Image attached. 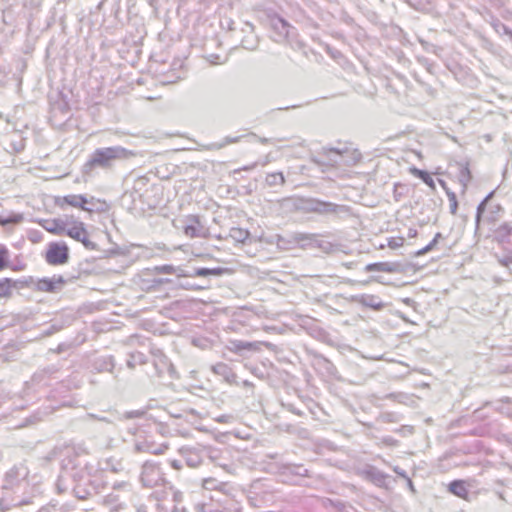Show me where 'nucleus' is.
Returning a JSON list of instances; mask_svg holds the SVG:
<instances>
[{
    "label": "nucleus",
    "mask_w": 512,
    "mask_h": 512,
    "mask_svg": "<svg viewBox=\"0 0 512 512\" xmlns=\"http://www.w3.org/2000/svg\"><path fill=\"white\" fill-rule=\"evenodd\" d=\"M223 270L221 268H198L194 271L191 276L194 277H205V276H219L221 275Z\"/></svg>",
    "instance_id": "nucleus-13"
},
{
    "label": "nucleus",
    "mask_w": 512,
    "mask_h": 512,
    "mask_svg": "<svg viewBox=\"0 0 512 512\" xmlns=\"http://www.w3.org/2000/svg\"><path fill=\"white\" fill-rule=\"evenodd\" d=\"M22 220V216L19 214H12L7 218L0 217V225L5 226L7 224H17Z\"/></svg>",
    "instance_id": "nucleus-16"
},
{
    "label": "nucleus",
    "mask_w": 512,
    "mask_h": 512,
    "mask_svg": "<svg viewBox=\"0 0 512 512\" xmlns=\"http://www.w3.org/2000/svg\"><path fill=\"white\" fill-rule=\"evenodd\" d=\"M366 272H384L393 273L396 271V266L389 262L371 263L365 266Z\"/></svg>",
    "instance_id": "nucleus-9"
},
{
    "label": "nucleus",
    "mask_w": 512,
    "mask_h": 512,
    "mask_svg": "<svg viewBox=\"0 0 512 512\" xmlns=\"http://www.w3.org/2000/svg\"><path fill=\"white\" fill-rule=\"evenodd\" d=\"M441 238H442L441 233H437V234L434 236V238H433V240H432V241H433L435 244H437V243H438V241H439Z\"/></svg>",
    "instance_id": "nucleus-21"
},
{
    "label": "nucleus",
    "mask_w": 512,
    "mask_h": 512,
    "mask_svg": "<svg viewBox=\"0 0 512 512\" xmlns=\"http://www.w3.org/2000/svg\"><path fill=\"white\" fill-rule=\"evenodd\" d=\"M404 237H391L387 241V246L391 249H398L404 245Z\"/></svg>",
    "instance_id": "nucleus-17"
},
{
    "label": "nucleus",
    "mask_w": 512,
    "mask_h": 512,
    "mask_svg": "<svg viewBox=\"0 0 512 512\" xmlns=\"http://www.w3.org/2000/svg\"><path fill=\"white\" fill-rule=\"evenodd\" d=\"M6 269L19 271L21 268L13 267L10 263V251L5 244L0 243V272Z\"/></svg>",
    "instance_id": "nucleus-8"
},
{
    "label": "nucleus",
    "mask_w": 512,
    "mask_h": 512,
    "mask_svg": "<svg viewBox=\"0 0 512 512\" xmlns=\"http://www.w3.org/2000/svg\"><path fill=\"white\" fill-rule=\"evenodd\" d=\"M271 176H272V177H274V178H279L280 183H282V184L285 182V178H284V176H283V174H282V173H279V174H273V175H271Z\"/></svg>",
    "instance_id": "nucleus-20"
},
{
    "label": "nucleus",
    "mask_w": 512,
    "mask_h": 512,
    "mask_svg": "<svg viewBox=\"0 0 512 512\" xmlns=\"http://www.w3.org/2000/svg\"><path fill=\"white\" fill-rule=\"evenodd\" d=\"M14 281L11 278L0 279V298H9L12 295Z\"/></svg>",
    "instance_id": "nucleus-12"
},
{
    "label": "nucleus",
    "mask_w": 512,
    "mask_h": 512,
    "mask_svg": "<svg viewBox=\"0 0 512 512\" xmlns=\"http://www.w3.org/2000/svg\"><path fill=\"white\" fill-rule=\"evenodd\" d=\"M233 347L231 348L234 352H240L243 350H255L257 349L256 345L251 342H244V341H235L232 343Z\"/></svg>",
    "instance_id": "nucleus-15"
},
{
    "label": "nucleus",
    "mask_w": 512,
    "mask_h": 512,
    "mask_svg": "<svg viewBox=\"0 0 512 512\" xmlns=\"http://www.w3.org/2000/svg\"><path fill=\"white\" fill-rule=\"evenodd\" d=\"M44 259L52 266H60L68 263L70 259L69 246L63 241L50 242L44 253Z\"/></svg>",
    "instance_id": "nucleus-4"
},
{
    "label": "nucleus",
    "mask_w": 512,
    "mask_h": 512,
    "mask_svg": "<svg viewBox=\"0 0 512 512\" xmlns=\"http://www.w3.org/2000/svg\"><path fill=\"white\" fill-rule=\"evenodd\" d=\"M166 272H172L173 268L171 266H167L164 268Z\"/></svg>",
    "instance_id": "nucleus-23"
},
{
    "label": "nucleus",
    "mask_w": 512,
    "mask_h": 512,
    "mask_svg": "<svg viewBox=\"0 0 512 512\" xmlns=\"http://www.w3.org/2000/svg\"><path fill=\"white\" fill-rule=\"evenodd\" d=\"M435 246H436V244L433 241H431L427 246H425L422 250H420L418 254H420V255L425 254V253L431 251Z\"/></svg>",
    "instance_id": "nucleus-19"
},
{
    "label": "nucleus",
    "mask_w": 512,
    "mask_h": 512,
    "mask_svg": "<svg viewBox=\"0 0 512 512\" xmlns=\"http://www.w3.org/2000/svg\"><path fill=\"white\" fill-rule=\"evenodd\" d=\"M183 232L188 238H208L209 233L204 228L200 217L198 215H189L186 219V224L183 227Z\"/></svg>",
    "instance_id": "nucleus-6"
},
{
    "label": "nucleus",
    "mask_w": 512,
    "mask_h": 512,
    "mask_svg": "<svg viewBox=\"0 0 512 512\" xmlns=\"http://www.w3.org/2000/svg\"><path fill=\"white\" fill-rule=\"evenodd\" d=\"M230 235L237 241L245 242L250 237V232L244 228L234 227L231 229Z\"/></svg>",
    "instance_id": "nucleus-14"
},
{
    "label": "nucleus",
    "mask_w": 512,
    "mask_h": 512,
    "mask_svg": "<svg viewBox=\"0 0 512 512\" xmlns=\"http://www.w3.org/2000/svg\"><path fill=\"white\" fill-rule=\"evenodd\" d=\"M66 283L62 275H53L52 277H44L38 279L34 283L33 289L43 293H55L59 291Z\"/></svg>",
    "instance_id": "nucleus-5"
},
{
    "label": "nucleus",
    "mask_w": 512,
    "mask_h": 512,
    "mask_svg": "<svg viewBox=\"0 0 512 512\" xmlns=\"http://www.w3.org/2000/svg\"><path fill=\"white\" fill-rule=\"evenodd\" d=\"M449 491L454 494L455 496L468 500L469 498V491H468V485L466 481L464 480H454L449 484L448 487Z\"/></svg>",
    "instance_id": "nucleus-7"
},
{
    "label": "nucleus",
    "mask_w": 512,
    "mask_h": 512,
    "mask_svg": "<svg viewBox=\"0 0 512 512\" xmlns=\"http://www.w3.org/2000/svg\"><path fill=\"white\" fill-rule=\"evenodd\" d=\"M471 178L472 175L468 166L462 164L459 165L457 179L458 182L462 185L463 190L467 188L469 182L471 181Z\"/></svg>",
    "instance_id": "nucleus-11"
},
{
    "label": "nucleus",
    "mask_w": 512,
    "mask_h": 512,
    "mask_svg": "<svg viewBox=\"0 0 512 512\" xmlns=\"http://www.w3.org/2000/svg\"><path fill=\"white\" fill-rule=\"evenodd\" d=\"M447 195H448L449 199L453 202L452 207H453V210L455 211L457 208L456 195L454 192H450V191H447Z\"/></svg>",
    "instance_id": "nucleus-18"
},
{
    "label": "nucleus",
    "mask_w": 512,
    "mask_h": 512,
    "mask_svg": "<svg viewBox=\"0 0 512 512\" xmlns=\"http://www.w3.org/2000/svg\"><path fill=\"white\" fill-rule=\"evenodd\" d=\"M95 205V204H102L105 205V201L96 199L94 197H91L88 199L85 195L82 194H69L61 197L55 198V205L61 209L66 208L67 206L72 208H77L83 211H86L88 213H92L93 209L87 207V205Z\"/></svg>",
    "instance_id": "nucleus-3"
},
{
    "label": "nucleus",
    "mask_w": 512,
    "mask_h": 512,
    "mask_svg": "<svg viewBox=\"0 0 512 512\" xmlns=\"http://www.w3.org/2000/svg\"><path fill=\"white\" fill-rule=\"evenodd\" d=\"M133 155V153L123 147H106L96 149L87 161L86 166L90 169L95 167L107 168L111 166V163L118 159H126Z\"/></svg>",
    "instance_id": "nucleus-2"
},
{
    "label": "nucleus",
    "mask_w": 512,
    "mask_h": 512,
    "mask_svg": "<svg viewBox=\"0 0 512 512\" xmlns=\"http://www.w3.org/2000/svg\"><path fill=\"white\" fill-rule=\"evenodd\" d=\"M42 227L52 235H66L80 242L86 249L96 250L97 244L90 239L89 231L85 223L70 216L68 224L60 218L46 219L41 223Z\"/></svg>",
    "instance_id": "nucleus-1"
},
{
    "label": "nucleus",
    "mask_w": 512,
    "mask_h": 512,
    "mask_svg": "<svg viewBox=\"0 0 512 512\" xmlns=\"http://www.w3.org/2000/svg\"><path fill=\"white\" fill-rule=\"evenodd\" d=\"M409 172L413 176L421 179L429 188H431L432 190H435V188H436L435 182L428 172L420 170L416 167L409 168Z\"/></svg>",
    "instance_id": "nucleus-10"
},
{
    "label": "nucleus",
    "mask_w": 512,
    "mask_h": 512,
    "mask_svg": "<svg viewBox=\"0 0 512 512\" xmlns=\"http://www.w3.org/2000/svg\"><path fill=\"white\" fill-rule=\"evenodd\" d=\"M439 183H440V185L442 186V188H443V189H445V190H446V192H447V191H448V189H447V187H446V183H445V181L440 180V181H439Z\"/></svg>",
    "instance_id": "nucleus-22"
}]
</instances>
